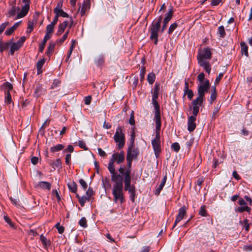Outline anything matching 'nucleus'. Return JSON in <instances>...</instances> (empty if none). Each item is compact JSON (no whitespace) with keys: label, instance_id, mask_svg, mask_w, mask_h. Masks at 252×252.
Listing matches in <instances>:
<instances>
[{"label":"nucleus","instance_id":"obj_56","mask_svg":"<svg viewBox=\"0 0 252 252\" xmlns=\"http://www.w3.org/2000/svg\"><path fill=\"white\" fill-rule=\"evenodd\" d=\"M204 76H205V75H204V73H203V72H201L198 74V75L197 76V79L200 82L199 84L204 83V82L203 81L204 79Z\"/></svg>","mask_w":252,"mask_h":252},{"label":"nucleus","instance_id":"obj_9","mask_svg":"<svg viewBox=\"0 0 252 252\" xmlns=\"http://www.w3.org/2000/svg\"><path fill=\"white\" fill-rule=\"evenodd\" d=\"M210 88V82L206 80L204 83L199 84L197 86L198 95L204 97L205 94L207 93Z\"/></svg>","mask_w":252,"mask_h":252},{"label":"nucleus","instance_id":"obj_53","mask_svg":"<svg viewBox=\"0 0 252 252\" xmlns=\"http://www.w3.org/2000/svg\"><path fill=\"white\" fill-rule=\"evenodd\" d=\"M79 182L81 186L82 187L84 190H86L88 187V185L86 182L83 179L79 180Z\"/></svg>","mask_w":252,"mask_h":252},{"label":"nucleus","instance_id":"obj_22","mask_svg":"<svg viewBox=\"0 0 252 252\" xmlns=\"http://www.w3.org/2000/svg\"><path fill=\"white\" fill-rule=\"evenodd\" d=\"M167 180V176L165 175L163 179H162V181L158 186V187L156 189L155 194L156 195H158L160 194V192L161 190L163 189V187L164 186L166 181Z\"/></svg>","mask_w":252,"mask_h":252},{"label":"nucleus","instance_id":"obj_3","mask_svg":"<svg viewBox=\"0 0 252 252\" xmlns=\"http://www.w3.org/2000/svg\"><path fill=\"white\" fill-rule=\"evenodd\" d=\"M211 58L212 52L211 48L206 47L203 50H200L198 51L197 57L198 63L208 74H210L211 72V66L207 60H210Z\"/></svg>","mask_w":252,"mask_h":252},{"label":"nucleus","instance_id":"obj_57","mask_svg":"<svg viewBox=\"0 0 252 252\" xmlns=\"http://www.w3.org/2000/svg\"><path fill=\"white\" fill-rule=\"evenodd\" d=\"M78 146L80 148L83 149L85 150H87L88 149L85 143L82 140H79L78 141Z\"/></svg>","mask_w":252,"mask_h":252},{"label":"nucleus","instance_id":"obj_58","mask_svg":"<svg viewBox=\"0 0 252 252\" xmlns=\"http://www.w3.org/2000/svg\"><path fill=\"white\" fill-rule=\"evenodd\" d=\"M74 151V148L72 145H69L67 147L63 150V153H67L68 152L72 153Z\"/></svg>","mask_w":252,"mask_h":252},{"label":"nucleus","instance_id":"obj_8","mask_svg":"<svg viewBox=\"0 0 252 252\" xmlns=\"http://www.w3.org/2000/svg\"><path fill=\"white\" fill-rule=\"evenodd\" d=\"M205 98L204 97L198 96L194 99L192 102V107H189L190 110L192 109V114H195L198 113L199 111V107L202 104Z\"/></svg>","mask_w":252,"mask_h":252},{"label":"nucleus","instance_id":"obj_51","mask_svg":"<svg viewBox=\"0 0 252 252\" xmlns=\"http://www.w3.org/2000/svg\"><path fill=\"white\" fill-rule=\"evenodd\" d=\"M9 25L8 22H5L0 25V34H1L5 29L7 26Z\"/></svg>","mask_w":252,"mask_h":252},{"label":"nucleus","instance_id":"obj_40","mask_svg":"<svg viewBox=\"0 0 252 252\" xmlns=\"http://www.w3.org/2000/svg\"><path fill=\"white\" fill-rule=\"evenodd\" d=\"M218 33L220 37L223 38L225 36V32L223 26H220L218 28Z\"/></svg>","mask_w":252,"mask_h":252},{"label":"nucleus","instance_id":"obj_17","mask_svg":"<svg viewBox=\"0 0 252 252\" xmlns=\"http://www.w3.org/2000/svg\"><path fill=\"white\" fill-rule=\"evenodd\" d=\"M90 0H86L84 1L83 5L79 9L81 16H83L86 12L90 9Z\"/></svg>","mask_w":252,"mask_h":252},{"label":"nucleus","instance_id":"obj_41","mask_svg":"<svg viewBox=\"0 0 252 252\" xmlns=\"http://www.w3.org/2000/svg\"><path fill=\"white\" fill-rule=\"evenodd\" d=\"M155 75L153 73H150L147 76V80L150 84H153L155 80Z\"/></svg>","mask_w":252,"mask_h":252},{"label":"nucleus","instance_id":"obj_35","mask_svg":"<svg viewBox=\"0 0 252 252\" xmlns=\"http://www.w3.org/2000/svg\"><path fill=\"white\" fill-rule=\"evenodd\" d=\"M64 146L63 144H58L55 146H53L50 148L51 152L53 153L60 151L63 149Z\"/></svg>","mask_w":252,"mask_h":252},{"label":"nucleus","instance_id":"obj_29","mask_svg":"<svg viewBox=\"0 0 252 252\" xmlns=\"http://www.w3.org/2000/svg\"><path fill=\"white\" fill-rule=\"evenodd\" d=\"M76 196L78 198V201L82 207L84 206L87 201H89L90 200V199H89L87 196H80L78 194H76Z\"/></svg>","mask_w":252,"mask_h":252},{"label":"nucleus","instance_id":"obj_28","mask_svg":"<svg viewBox=\"0 0 252 252\" xmlns=\"http://www.w3.org/2000/svg\"><path fill=\"white\" fill-rule=\"evenodd\" d=\"M45 63V59H42L38 61L36 63V68L37 70V74H39L42 72V68Z\"/></svg>","mask_w":252,"mask_h":252},{"label":"nucleus","instance_id":"obj_20","mask_svg":"<svg viewBox=\"0 0 252 252\" xmlns=\"http://www.w3.org/2000/svg\"><path fill=\"white\" fill-rule=\"evenodd\" d=\"M45 91V89H44L41 85L38 84L35 89L33 95L35 97L37 98L41 95L44 94Z\"/></svg>","mask_w":252,"mask_h":252},{"label":"nucleus","instance_id":"obj_4","mask_svg":"<svg viewBox=\"0 0 252 252\" xmlns=\"http://www.w3.org/2000/svg\"><path fill=\"white\" fill-rule=\"evenodd\" d=\"M161 126V125H156V136L152 141V145L157 158L159 157L161 151L160 140Z\"/></svg>","mask_w":252,"mask_h":252},{"label":"nucleus","instance_id":"obj_30","mask_svg":"<svg viewBox=\"0 0 252 252\" xmlns=\"http://www.w3.org/2000/svg\"><path fill=\"white\" fill-rule=\"evenodd\" d=\"M51 38V36H48V35H45L44 39L42 41V42L40 44L39 47V51L40 52H42L45 46L46 43L48 39Z\"/></svg>","mask_w":252,"mask_h":252},{"label":"nucleus","instance_id":"obj_26","mask_svg":"<svg viewBox=\"0 0 252 252\" xmlns=\"http://www.w3.org/2000/svg\"><path fill=\"white\" fill-rule=\"evenodd\" d=\"M40 239L44 248L46 249L51 245V241L48 240L43 234L40 235Z\"/></svg>","mask_w":252,"mask_h":252},{"label":"nucleus","instance_id":"obj_12","mask_svg":"<svg viewBox=\"0 0 252 252\" xmlns=\"http://www.w3.org/2000/svg\"><path fill=\"white\" fill-rule=\"evenodd\" d=\"M198 113L195 114H192V115L190 116L188 119V130L189 132H192L196 128V125L195 121L196 120V116Z\"/></svg>","mask_w":252,"mask_h":252},{"label":"nucleus","instance_id":"obj_49","mask_svg":"<svg viewBox=\"0 0 252 252\" xmlns=\"http://www.w3.org/2000/svg\"><path fill=\"white\" fill-rule=\"evenodd\" d=\"M171 148L175 152H178L180 149V146L177 142H175L171 145Z\"/></svg>","mask_w":252,"mask_h":252},{"label":"nucleus","instance_id":"obj_39","mask_svg":"<svg viewBox=\"0 0 252 252\" xmlns=\"http://www.w3.org/2000/svg\"><path fill=\"white\" fill-rule=\"evenodd\" d=\"M20 10V8L18 7L13 6L12 8L9 10L8 12L9 16H14L17 12Z\"/></svg>","mask_w":252,"mask_h":252},{"label":"nucleus","instance_id":"obj_60","mask_svg":"<svg viewBox=\"0 0 252 252\" xmlns=\"http://www.w3.org/2000/svg\"><path fill=\"white\" fill-rule=\"evenodd\" d=\"M70 161H71V154H68L65 156V163L67 165H70Z\"/></svg>","mask_w":252,"mask_h":252},{"label":"nucleus","instance_id":"obj_48","mask_svg":"<svg viewBox=\"0 0 252 252\" xmlns=\"http://www.w3.org/2000/svg\"><path fill=\"white\" fill-rule=\"evenodd\" d=\"M186 95H187L188 98L189 100H191L192 97H193L194 94H193V91L191 90H189L187 91V92H184V96H185Z\"/></svg>","mask_w":252,"mask_h":252},{"label":"nucleus","instance_id":"obj_33","mask_svg":"<svg viewBox=\"0 0 252 252\" xmlns=\"http://www.w3.org/2000/svg\"><path fill=\"white\" fill-rule=\"evenodd\" d=\"M61 81L58 79H55L53 84H52L50 89H56L57 91H59V88L61 86Z\"/></svg>","mask_w":252,"mask_h":252},{"label":"nucleus","instance_id":"obj_18","mask_svg":"<svg viewBox=\"0 0 252 252\" xmlns=\"http://www.w3.org/2000/svg\"><path fill=\"white\" fill-rule=\"evenodd\" d=\"M68 24V22L67 21H64L62 23L60 24L58 26V29L56 33V35L57 36L61 35L64 32Z\"/></svg>","mask_w":252,"mask_h":252},{"label":"nucleus","instance_id":"obj_1","mask_svg":"<svg viewBox=\"0 0 252 252\" xmlns=\"http://www.w3.org/2000/svg\"><path fill=\"white\" fill-rule=\"evenodd\" d=\"M119 174L121 179L111 180L115 183L113 186L112 194L113 201L115 203L120 202L122 204L125 201L123 192V181L124 182V189L129 193V198L132 202L135 201L136 196V188L134 185L131 184V177L129 175V171H124L121 168L118 169Z\"/></svg>","mask_w":252,"mask_h":252},{"label":"nucleus","instance_id":"obj_15","mask_svg":"<svg viewBox=\"0 0 252 252\" xmlns=\"http://www.w3.org/2000/svg\"><path fill=\"white\" fill-rule=\"evenodd\" d=\"M173 14V11L172 10V8H171L169 9L167 13L166 14V16L164 18L163 21V25L161 28V32H163V31L166 29L167 27V24L170 21L172 17Z\"/></svg>","mask_w":252,"mask_h":252},{"label":"nucleus","instance_id":"obj_21","mask_svg":"<svg viewBox=\"0 0 252 252\" xmlns=\"http://www.w3.org/2000/svg\"><path fill=\"white\" fill-rule=\"evenodd\" d=\"M51 184L47 182L41 181L39 182L36 185V188H38L43 189H47L48 190L51 189Z\"/></svg>","mask_w":252,"mask_h":252},{"label":"nucleus","instance_id":"obj_63","mask_svg":"<svg viewBox=\"0 0 252 252\" xmlns=\"http://www.w3.org/2000/svg\"><path fill=\"white\" fill-rule=\"evenodd\" d=\"M222 0H212L211 3V5L212 6H217L221 2Z\"/></svg>","mask_w":252,"mask_h":252},{"label":"nucleus","instance_id":"obj_2","mask_svg":"<svg viewBox=\"0 0 252 252\" xmlns=\"http://www.w3.org/2000/svg\"><path fill=\"white\" fill-rule=\"evenodd\" d=\"M125 160V153L123 151L119 152H114L110 159L108 165V169L111 174V180H114L118 179H121L120 175H118L115 170L114 163L116 162L119 164L123 162Z\"/></svg>","mask_w":252,"mask_h":252},{"label":"nucleus","instance_id":"obj_34","mask_svg":"<svg viewBox=\"0 0 252 252\" xmlns=\"http://www.w3.org/2000/svg\"><path fill=\"white\" fill-rule=\"evenodd\" d=\"M251 211V208L248 206H241L235 209V211L239 213H243L244 211L250 213Z\"/></svg>","mask_w":252,"mask_h":252},{"label":"nucleus","instance_id":"obj_25","mask_svg":"<svg viewBox=\"0 0 252 252\" xmlns=\"http://www.w3.org/2000/svg\"><path fill=\"white\" fill-rule=\"evenodd\" d=\"M67 187L70 191L73 193H77V185L76 183L74 181H71L67 183Z\"/></svg>","mask_w":252,"mask_h":252},{"label":"nucleus","instance_id":"obj_54","mask_svg":"<svg viewBox=\"0 0 252 252\" xmlns=\"http://www.w3.org/2000/svg\"><path fill=\"white\" fill-rule=\"evenodd\" d=\"M104 63V59L103 57L99 56L96 61V63L98 65H101Z\"/></svg>","mask_w":252,"mask_h":252},{"label":"nucleus","instance_id":"obj_37","mask_svg":"<svg viewBox=\"0 0 252 252\" xmlns=\"http://www.w3.org/2000/svg\"><path fill=\"white\" fill-rule=\"evenodd\" d=\"M54 27L55 26L51 24L48 25L46 29V33L45 35H48V36H51V37L52 33L54 31Z\"/></svg>","mask_w":252,"mask_h":252},{"label":"nucleus","instance_id":"obj_13","mask_svg":"<svg viewBox=\"0 0 252 252\" xmlns=\"http://www.w3.org/2000/svg\"><path fill=\"white\" fill-rule=\"evenodd\" d=\"M139 154V149L137 148H134L132 145H129L127 150L126 157L128 156L132 159L137 158Z\"/></svg>","mask_w":252,"mask_h":252},{"label":"nucleus","instance_id":"obj_7","mask_svg":"<svg viewBox=\"0 0 252 252\" xmlns=\"http://www.w3.org/2000/svg\"><path fill=\"white\" fill-rule=\"evenodd\" d=\"M205 98L204 97L198 96L194 99L192 102V107H189L190 110L192 109V114H195L198 113L199 111V107L202 104Z\"/></svg>","mask_w":252,"mask_h":252},{"label":"nucleus","instance_id":"obj_6","mask_svg":"<svg viewBox=\"0 0 252 252\" xmlns=\"http://www.w3.org/2000/svg\"><path fill=\"white\" fill-rule=\"evenodd\" d=\"M162 16H159L156 22L154 21L153 23L152 27L150 29V39L152 40L155 39L154 44L156 45L158 43V32L161 26L160 24L162 21Z\"/></svg>","mask_w":252,"mask_h":252},{"label":"nucleus","instance_id":"obj_61","mask_svg":"<svg viewBox=\"0 0 252 252\" xmlns=\"http://www.w3.org/2000/svg\"><path fill=\"white\" fill-rule=\"evenodd\" d=\"M14 31L15 30L11 27L10 28L6 30L5 34L6 35H10L14 32Z\"/></svg>","mask_w":252,"mask_h":252},{"label":"nucleus","instance_id":"obj_44","mask_svg":"<svg viewBox=\"0 0 252 252\" xmlns=\"http://www.w3.org/2000/svg\"><path fill=\"white\" fill-rule=\"evenodd\" d=\"M35 23V21H29L28 25V31L27 32L31 33L33 30V26Z\"/></svg>","mask_w":252,"mask_h":252},{"label":"nucleus","instance_id":"obj_62","mask_svg":"<svg viewBox=\"0 0 252 252\" xmlns=\"http://www.w3.org/2000/svg\"><path fill=\"white\" fill-rule=\"evenodd\" d=\"M98 154L101 156L103 157H105L106 156V153L101 148H99L97 149Z\"/></svg>","mask_w":252,"mask_h":252},{"label":"nucleus","instance_id":"obj_5","mask_svg":"<svg viewBox=\"0 0 252 252\" xmlns=\"http://www.w3.org/2000/svg\"><path fill=\"white\" fill-rule=\"evenodd\" d=\"M114 140L117 144V146L119 150L124 148L125 144V135L123 127L120 126L117 127L114 135Z\"/></svg>","mask_w":252,"mask_h":252},{"label":"nucleus","instance_id":"obj_46","mask_svg":"<svg viewBox=\"0 0 252 252\" xmlns=\"http://www.w3.org/2000/svg\"><path fill=\"white\" fill-rule=\"evenodd\" d=\"M199 214L203 217H206L207 216V214L205 209V206L202 205L200 207Z\"/></svg>","mask_w":252,"mask_h":252},{"label":"nucleus","instance_id":"obj_55","mask_svg":"<svg viewBox=\"0 0 252 252\" xmlns=\"http://www.w3.org/2000/svg\"><path fill=\"white\" fill-rule=\"evenodd\" d=\"M145 74V67H142L140 70V80L142 81L144 79V76Z\"/></svg>","mask_w":252,"mask_h":252},{"label":"nucleus","instance_id":"obj_11","mask_svg":"<svg viewBox=\"0 0 252 252\" xmlns=\"http://www.w3.org/2000/svg\"><path fill=\"white\" fill-rule=\"evenodd\" d=\"M25 40L26 37L23 36L21 37L16 42H14L12 44L11 43L10 52V55H13L14 52L18 50L23 45Z\"/></svg>","mask_w":252,"mask_h":252},{"label":"nucleus","instance_id":"obj_52","mask_svg":"<svg viewBox=\"0 0 252 252\" xmlns=\"http://www.w3.org/2000/svg\"><path fill=\"white\" fill-rule=\"evenodd\" d=\"M86 194L89 199L93 195L94 191L92 188L89 187L88 190L86 191Z\"/></svg>","mask_w":252,"mask_h":252},{"label":"nucleus","instance_id":"obj_50","mask_svg":"<svg viewBox=\"0 0 252 252\" xmlns=\"http://www.w3.org/2000/svg\"><path fill=\"white\" fill-rule=\"evenodd\" d=\"M55 227L57 229L58 231V232L60 233V234H62L63 232H64V228L63 226H61L60 225V223H57L56 225H55Z\"/></svg>","mask_w":252,"mask_h":252},{"label":"nucleus","instance_id":"obj_32","mask_svg":"<svg viewBox=\"0 0 252 252\" xmlns=\"http://www.w3.org/2000/svg\"><path fill=\"white\" fill-rule=\"evenodd\" d=\"M69 32V30H67L65 33L63 34V35L60 39H58L56 40V43L57 45H61L62 44V43L67 38L68 33Z\"/></svg>","mask_w":252,"mask_h":252},{"label":"nucleus","instance_id":"obj_47","mask_svg":"<svg viewBox=\"0 0 252 252\" xmlns=\"http://www.w3.org/2000/svg\"><path fill=\"white\" fill-rule=\"evenodd\" d=\"M79 225L84 227L86 228L87 227L88 225L87 223V220L85 217H82L79 221Z\"/></svg>","mask_w":252,"mask_h":252},{"label":"nucleus","instance_id":"obj_14","mask_svg":"<svg viewBox=\"0 0 252 252\" xmlns=\"http://www.w3.org/2000/svg\"><path fill=\"white\" fill-rule=\"evenodd\" d=\"M187 214V208L185 206H183L179 210V212L176 216L175 221L174 222L173 228H174L184 217Z\"/></svg>","mask_w":252,"mask_h":252},{"label":"nucleus","instance_id":"obj_31","mask_svg":"<svg viewBox=\"0 0 252 252\" xmlns=\"http://www.w3.org/2000/svg\"><path fill=\"white\" fill-rule=\"evenodd\" d=\"M241 53L244 54L246 57L249 56L248 47L245 42L241 43Z\"/></svg>","mask_w":252,"mask_h":252},{"label":"nucleus","instance_id":"obj_36","mask_svg":"<svg viewBox=\"0 0 252 252\" xmlns=\"http://www.w3.org/2000/svg\"><path fill=\"white\" fill-rule=\"evenodd\" d=\"M11 45V42L2 43V41H0V51L2 52L3 51L7 50L10 47Z\"/></svg>","mask_w":252,"mask_h":252},{"label":"nucleus","instance_id":"obj_10","mask_svg":"<svg viewBox=\"0 0 252 252\" xmlns=\"http://www.w3.org/2000/svg\"><path fill=\"white\" fill-rule=\"evenodd\" d=\"M152 103L155 109L154 120L156 125H161L159 105L157 99L152 100Z\"/></svg>","mask_w":252,"mask_h":252},{"label":"nucleus","instance_id":"obj_38","mask_svg":"<svg viewBox=\"0 0 252 252\" xmlns=\"http://www.w3.org/2000/svg\"><path fill=\"white\" fill-rule=\"evenodd\" d=\"M2 87L4 88L5 93H7V92H10V91L13 89L12 85L8 82L4 83Z\"/></svg>","mask_w":252,"mask_h":252},{"label":"nucleus","instance_id":"obj_59","mask_svg":"<svg viewBox=\"0 0 252 252\" xmlns=\"http://www.w3.org/2000/svg\"><path fill=\"white\" fill-rule=\"evenodd\" d=\"M129 123L131 125H134L135 124V120L134 117V112L132 111L129 120Z\"/></svg>","mask_w":252,"mask_h":252},{"label":"nucleus","instance_id":"obj_23","mask_svg":"<svg viewBox=\"0 0 252 252\" xmlns=\"http://www.w3.org/2000/svg\"><path fill=\"white\" fill-rule=\"evenodd\" d=\"M133 160V159H131V158L129 156L128 157H126V161L127 162V168H126V167L125 166L121 165L119 169L122 168L124 170V171H129V175L130 176H131V167Z\"/></svg>","mask_w":252,"mask_h":252},{"label":"nucleus","instance_id":"obj_16","mask_svg":"<svg viewBox=\"0 0 252 252\" xmlns=\"http://www.w3.org/2000/svg\"><path fill=\"white\" fill-rule=\"evenodd\" d=\"M62 3H58L57 6L54 9V13L58 17H68V14L62 10Z\"/></svg>","mask_w":252,"mask_h":252},{"label":"nucleus","instance_id":"obj_42","mask_svg":"<svg viewBox=\"0 0 252 252\" xmlns=\"http://www.w3.org/2000/svg\"><path fill=\"white\" fill-rule=\"evenodd\" d=\"M217 97V91L216 87H214L213 88V90H212L211 96H210V99H211V103H212L213 101H214Z\"/></svg>","mask_w":252,"mask_h":252},{"label":"nucleus","instance_id":"obj_27","mask_svg":"<svg viewBox=\"0 0 252 252\" xmlns=\"http://www.w3.org/2000/svg\"><path fill=\"white\" fill-rule=\"evenodd\" d=\"M50 165L55 169L57 168L61 169L62 168V163L60 158H57L55 161L49 163Z\"/></svg>","mask_w":252,"mask_h":252},{"label":"nucleus","instance_id":"obj_19","mask_svg":"<svg viewBox=\"0 0 252 252\" xmlns=\"http://www.w3.org/2000/svg\"><path fill=\"white\" fill-rule=\"evenodd\" d=\"M30 9V4L27 3L24 5L19 13L17 15V18H21L25 16Z\"/></svg>","mask_w":252,"mask_h":252},{"label":"nucleus","instance_id":"obj_64","mask_svg":"<svg viewBox=\"0 0 252 252\" xmlns=\"http://www.w3.org/2000/svg\"><path fill=\"white\" fill-rule=\"evenodd\" d=\"M204 181V178L202 177H200L199 178H198L197 179V184L201 188L202 187V183H203V182Z\"/></svg>","mask_w":252,"mask_h":252},{"label":"nucleus","instance_id":"obj_24","mask_svg":"<svg viewBox=\"0 0 252 252\" xmlns=\"http://www.w3.org/2000/svg\"><path fill=\"white\" fill-rule=\"evenodd\" d=\"M57 44L56 42L51 41L49 43V46L47 48L46 54L48 57H50L52 53L54 52L55 46Z\"/></svg>","mask_w":252,"mask_h":252},{"label":"nucleus","instance_id":"obj_45","mask_svg":"<svg viewBox=\"0 0 252 252\" xmlns=\"http://www.w3.org/2000/svg\"><path fill=\"white\" fill-rule=\"evenodd\" d=\"M177 27L178 24L176 22L172 24L169 27L168 33L169 34H171L173 32V31L177 28Z\"/></svg>","mask_w":252,"mask_h":252},{"label":"nucleus","instance_id":"obj_43","mask_svg":"<svg viewBox=\"0 0 252 252\" xmlns=\"http://www.w3.org/2000/svg\"><path fill=\"white\" fill-rule=\"evenodd\" d=\"M5 102L7 104H10L12 102V99L10 92L5 93Z\"/></svg>","mask_w":252,"mask_h":252}]
</instances>
